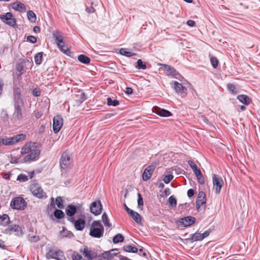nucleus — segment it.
Segmentation results:
<instances>
[{
    "label": "nucleus",
    "mask_w": 260,
    "mask_h": 260,
    "mask_svg": "<svg viewBox=\"0 0 260 260\" xmlns=\"http://www.w3.org/2000/svg\"><path fill=\"white\" fill-rule=\"evenodd\" d=\"M104 228L100 220H94L90 226L89 235L93 238H100L103 236Z\"/></svg>",
    "instance_id": "1"
},
{
    "label": "nucleus",
    "mask_w": 260,
    "mask_h": 260,
    "mask_svg": "<svg viewBox=\"0 0 260 260\" xmlns=\"http://www.w3.org/2000/svg\"><path fill=\"white\" fill-rule=\"evenodd\" d=\"M27 203L22 197H16L13 198L10 203V206L12 209L23 210L26 207Z\"/></svg>",
    "instance_id": "2"
},
{
    "label": "nucleus",
    "mask_w": 260,
    "mask_h": 260,
    "mask_svg": "<svg viewBox=\"0 0 260 260\" xmlns=\"http://www.w3.org/2000/svg\"><path fill=\"white\" fill-rule=\"evenodd\" d=\"M81 206L79 204L77 205L70 204L66 208L67 219L69 221L73 220L74 216L80 210Z\"/></svg>",
    "instance_id": "3"
},
{
    "label": "nucleus",
    "mask_w": 260,
    "mask_h": 260,
    "mask_svg": "<svg viewBox=\"0 0 260 260\" xmlns=\"http://www.w3.org/2000/svg\"><path fill=\"white\" fill-rule=\"evenodd\" d=\"M30 190L32 194L39 199L47 198L46 193L44 191L41 187L37 183L32 184L30 185Z\"/></svg>",
    "instance_id": "4"
},
{
    "label": "nucleus",
    "mask_w": 260,
    "mask_h": 260,
    "mask_svg": "<svg viewBox=\"0 0 260 260\" xmlns=\"http://www.w3.org/2000/svg\"><path fill=\"white\" fill-rule=\"evenodd\" d=\"M212 181L213 185V189L215 191V194H218L223 185V179L220 176L214 174L212 176Z\"/></svg>",
    "instance_id": "5"
},
{
    "label": "nucleus",
    "mask_w": 260,
    "mask_h": 260,
    "mask_svg": "<svg viewBox=\"0 0 260 260\" xmlns=\"http://www.w3.org/2000/svg\"><path fill=\"white\" fill-rule=\"evenodd\" d=\"M195 217L191 216H187L180 218L177 221L176 223L178 226L187 227L190 226L196 222Z\"/></svg>",
    "instance_id": "6"
},
{
    "label": "nucleus",
    "mask_w": 260,
    "mask_h": 260,
    "mask_svg": "<svg viewBox=\"0 0 260 260\" xmlns=\"http://www.w3.org/2000/svg\"><path fill=\"white\" fill-rule=\"evenodd\" d=\"M0 18L2 21L7 24L14 28L17 27L16 19L13 17L11 12H7L5 15H1Z\"/></svg>",
    "instance_id": "7"
},
{
    "label": "nucleus",
    "mask_w": 260,
    "mask_h": 260,
    "mask_svg": "<svg viewBox=\"0 0 260 260\" xmlns=\"http://www.w3.org/2000/svg\"><path fill=\"white\" fill-rule=\"evenodd\" d=\"M80 252L82 253L86 260H93L98 257L97 253L94 252L91 248L86 246H85L83 248H81Z\"/></svg>",
    "instance_id": "8"
},
{
    "label": "nucleus",
    "mask_w": 260,
    "mask_h": 260,
    "mask_svg": "<svg viewBox=\"0 0 260 260\" xmlns=\"http://www.w3.org/2000/svg\"><path fill=\"white\" fill-rule=\"evenodd\" d=\"M102 205L100 200L93 202L90 206V211L94 215H99L102 212Z\"/></svg>",
    "instance_id": "9"
},
{
    "label": "nucleus",
    "mask_w": 260,
    "mask_h": 260,
    "mask_svg": "<svg viewBox=\"0 0 260 260\" xmlns=\"http://www.w3.org/2000/svg\"><path fill=\"white\" fill-rule=\"evenodd\" d=\"M63 121V120L61 116L57 115L54 117L52 127L54 133L56 134L60 131L62 126Z\"/></svg>",
    "instance_id": "10"
},
{
    "label": "nucleus",
    "mask_w": 260,
    "mask_h": 260,
    "mask_svg": "<svg viewBox=\"0 0 260 260\" xmlns=\"http://www.w3.org/2000/svg\"><path fill=\"white\" fill-rule=\"evenodd\" d=\"M22 106L16 105L14 106V112L13 114V119L14 122H20L23 119V116L22 114Z\"/></svg>",
    "instance_id": "11"
},
{
    "label": "nucleus",
    "mask_w": 260,
    "mask_h": 260,
    "mask_svg": "<svg viewBox=\"0 0 260 260\" xmlns=\"http://www.w3.org/2000/svg\"><path fill=\"white\" fill-rule=\"evenodd\" d=\"M206 203V195L203 191H199L196 202V207L197 209L199 211L202 205H205Z\"/></svg>",
    "instance_id": "12"
},
{
    "label": "nucleus",
    "mask_w": 260,
    "mask_h": 260,
    "mask_svg": "<svg viewBox=\"0 0 260 260\" xmlns=\"http://www.w3.org/2000/svg\"><path fill=\"white\" fill-rule=\"evenodd\" d=\"M71 164V158L67 152H63L60 157L59 164L62 169H66Z\"/></svg>",
    "instance_id": "13"
},
{
    "label": "nucleus",
    "mask_w": 260,
    "mask_h": 260,
    "mask_svg": "<svg viewBox=\"0 0 260 260\" xmlns=\"http://www.w3.org/2000/svg\"><path fill=\"white\" fill-rule=\"evenodd\" d=\"M155 168L156 165L152 164L145 168L142 174V179L144 181H148L151 178Z\"/></svg>",
    "instance_id": "14"
},
{
    "label": "nucleus",
    "mask_w": 260,
    "mask_h": 260,
    "mask_svg": "<svg viewBox=\"0 0 260 260\" xmlns=\"http://www.w3.org/2000/svg\"><path fill=\"white\" fill-rule=\"evenodd\" d=\"M174 88L177 93L180 94L182 97L186 95L187 91L186 87L183 86L181 83L177 81H174Z\"/></svg>",
    "instance_id": "15"
},
{
    "label": "nucleus",
    "mask_w": 260,
    "mask_h": 260,
    "mask_svg": "<svg viewBox=\"0 0 260 260\" xmlns=\"http://www.w3.org/2000/svg\"><path fill=\"white\" fill-rule=\"evenodd\" d=\"M160 66L163 67L164 70L165 71H167V72H169V75H171L173 78H175L177 79H179L178 77L180 76V75L175 69V68L173 67L166 64H160Z\"/></svg>",
    "instance_id": "16"
},
{
    "label": "nucleus",
    "mask_w": 260,
    "mask_h": 260,
    "mask_svg": "<svg viewBox=\"0 0 260 260\" xmlns=\"http://www.w3.org/2000/svg\"><path fill=\"white\" fill-rule=\"evenodd\" d=\"M153 112L161 117H168L172 115L170 111L156 106L153 108Z\"/></svg>",
    "instance_id": "17"
},
{
    "label": "nucleus",
    "mask_w": 260,
    "mask_h": 260,
    "mask_svg": "<svg viewBox=\"0 0 260 260\" xmlns=\"http://www.w3.org/2000/svg\"><path fill=\"white\" fill-rule=\"evenodd\" d=\"M40 154V150L39 149H35L34 151L25 155L24 157V162L34 161L38 158Z\"/></svg>",
    "instance_id": "18"
},
{
    "label": "nucleus",
    "mask_w": 260,
    "mask_h": 260,
    "mask_svg": "<svg viewBox=\"0 0 260 260\" xmlns=\"http://www.w3.org/2000/svg\"><path fill=\"white\" fill-rule=\"evenodd\" d=\"M6 233L10 234L15 233V235L17 236H21L23 234L22 231L21 230V228L19 225L14 224L9 226V227L6 230Z\"/></svg>",
    "instance_id": "19"
},
{
    "label": "nucleus",
    "mask_w": 260,
    "mask_h": 260,
    "mask_svg": "<svg viewBox=\"0 0 260 260\" xmlns=\"http://www.w3.org/2000/svg\"><path fill=\"white\" fill-rule=\"evenodd\" d=\"M63 252L60 250L55 251L53 249H50L46 254V257L48 259L54 258L57 259L59 256H62Z\"/></svg>",
    "instance_id": "20"
},
{
    "label": "nucleus",
    "mask_w": 260,
    "mask_h": 260,
    "mask_svg": "<svg viewBox=\"0 0 260 260\" xmlns=\"http://www.w3.org/2000/svg\"><path fill=\"white\" fill-rule=\"evenodd\" d=\"M70 222L74 224L75 228L77 231H82L85 228L86 222L84 219L79 218L75 220L73 218V221H69Z\"/></svg>",
    "instance_id": "21"
},
{
    "label": "nucleus",
    "mask_w": 260,
    "mask_h": 260,
    "mask_svg": "<svg viewBox=\"0 0 260 260\" xmlns=\"http://www.w3.org/2000/svg\"><path fill=\"white\" fill-rule=\"evenodd\" d=\"M16 70L19 72L17 74V77L14 76L13 82L15 84V81L20 78L24 72V65L23 62H19L16 65Z\"/></svg>",
    "instance_id": "22"
},
{
    "label": "nucleus",
    "mask_w": 260,
    "mask_h": 260,
    "mask_svg": "<svg viewBox=\"0 0 260 260\" xmlns=\"http://www.w3.org/2000/svg\"><path fill=\"white\" fill-rule=\"evenodd\" d=\"M237 99L242 104L248 105L252 102V100L247 95L240 94L238 95Z\"/></svg>",
    "instance_id": "23"
},
{
    "label": "nucleus",
    "mask_w": 260,
    "mask_h": 260,
    "mask_svg": "<svg viewBox=\"0 0 260 260\" xmlns=\"http://www.w3.org/2000/svg\"><path fill=\"white\" fill-rule=\"evenodd\" d=\"M202 240L201 234L198 232H196L193 234H191L190 237L186 239V240L189 241L191 243L195 241H202Z\"/></svg>",
    "instance_id": "24"
},
{
    "label": "nucleus",
    "mask_w": 260,
    "mask_h": 260,
    "mask_svg": "<svg viewBox=\"0 0 260 260\" xmlns=\"http://www.w3.org/2000/svg\"><path fill=\"white\" fill-rule=\"evenodd\" d=\"M53 37L57 44L58 47L61 44L65 43L63 40V37L61 36L58 32L53 34Z\"/></svg>",
    "instance_id": "25"
},
{
    "label": "nucleus",
    "mask_w": 260,
    "mask_h": 260,
    "mask_svg": "<svg viewBox=\"0 0 260 260\" xmlns=\"http://www.w3.org/2000/svg\"><path fill=\"white\" fill-rule=\"evenodd\" d=\"M128 215L133 218V219L137 223H140L141 222V217L140 215L137 212L132 210Z\"/></svg>",
    "instance_id": "26"
},
{
    "label": "nucleus",
    "mask_w": 260,
    "mask_h": 260,
    "mask_svg": "<svg viewBox=\"0 0 260 260\" xmlns=\"http://www.w3.org/2000/svg\"><path fill=\"white\" fill-rule=\"evenodd\" d=\"M10 222L9 216L6 214L0 215V225L7 226Z\"/></svg>",
    "instance_id": "27"
},
{
    "label": "nucleus",
    "mask_w": 260,
    "mask_h": 260,
    "mask_svg": "<svg viewBox=\"0 0 260 260\" xmlns=\"http://www.w3.org/2000/svg\"><path fill=\"white\" fill-rule=\"evenodd\" d=\"M78 60L84 64H89L90 62V59L88 56L80 54L78 56Z\"/></svg>",
    "instance_id": "28"
},
{
    "label": "nucleus",
    "mask_w": 260,
    "mask_h": 260,
    "mask_svg": "<svg viewBox=\"0 0 260 260\" xmlns=\"http://www.w3.org/2000/svg\"><path fill=\"white\" fill-rule=\"evenodd\" d=\"M14 106L20 105L24 106V102L22 95H14Z\"/></svg>",
    "instance_id": "29"
},
{
    "label": "nucleus",
    "mask_w": 260,
    "mask_h": 260,
    "mask_svg": "<svg viewBox=\"0 0 260 260\" xmlns=\"http://www.w3.org/2000/svg\"><path fill=\"white\" fill-rule=\"evenodd\" d=\"M123 250L125 252L137 253L138 251V249L134 246L131 245H126L123 247Z\"/></svg>",
    "instance_id": "30"
},
{
    "label": "nucleus",
    "mask_w": 260,
    "mask_h": 260,
    "mask_svg": "<svg viewBox=\"0 0 260 260\" xmlns=\"http://www.w3.org/2000/svg\"><path fill=\"white\" fill-rule=\"evenodd\" d=\"M43 52H41L38 53L35 55L34 59L35 63L39 65L42 63L43 61Z\"/></svg>",
    "instance_id": "31"
},
{
    "label": "nucleus",
    "mask_w": 260,
    "mask_h": 260,
    "mask_svg": "<svg viewBox=\"0 0 260 260\" xmlns=\"http://www.w3.org/2000/svg\"><path fill=\"white\" fill-rule=\"evenodd\" d=\"M54 216L56 218L60 219L63 218L65 215L62 210L56 209L54 211Z\"/></svg>",
    "instance_id": "32"
},
{
    "label": "nucleus",
    "mask_w": 260,
    "mask_h": 260,
    "mask_svg": "<svg viewBox=\"0 0 260 260\" xmlns=\"http://www.w3.org/2000/svg\"><path fill=\"white\" fill-rule=\"evenodd\" d=\"M27 18L30 22H35L36 21V15L31 10H29L27 12Z\"/></svg>",
    "instance_id": "33"
},
{
    "label": "nucleus",
    "mask_w": 260,
    "mask_h": 260,
    "mask_svg": "<svg viewBox=\"0 0 260 260\" xmlns=\"http://www.w3.org/2000/svg\"><path fill=\"white\" fill-rule=\"evenodd\" d=\"M124 240V237L121 234H117L114 236L113 238V242L114 244L118 243L119 242H122Z\"/></svg>",
    "instance_id": "34"
},
{
    "label": "nucleus",
    "mask_w": 260,
    "mask_h": 260,
    "mask_svg": "<svg viewBox=\"0 0 260 260\" xmlns=\"http://www.w3.org/2000/svg\"><path fill=\"white\" fill-rule=\"evenodd\" d=\"M107 104L108 106L116 107L119 104V102L117 100H113L111 98H108L107 99Z\"/></svg>",
    "instance_id": "35"
},
{
    "label": "nucleus",
    "mask_w": 260,
    "mask_h": 260,
    "mask_svg": "<svg viewBox=\"0 0 260 260\" xmlns=\"http://www.w3.org/2000/svg\"><path fill=\"white\" fill-rule=\"evenodd\" d=\"M119 52H120V54L125 56L126 57H131V56L135 55V53L127 51V49H125V48L120 49Z\"/></svg>",
    "instance_id": "36"
},
{
    "label": "nucleus",
    "mask_w": 260,
    "mask_h": 260,
    "mask_svg": "<svg viewBox=\"0 0 260 260\" xmlns=\"http://www.w3.org/2000/svg\"><path fill=\"white\" fill-rule=\"evenodd\" d=\"M102 219L105 226L110 227L112 225V224L109 221V219L106 213L104 212L103 213L102 216Z\"/></svg>",
    "instance_id": "37"
},
{
    "label": "nucleus",
    "mask_w": 260,
    "mask_h": 260,
    "mask_svg": "<svg viewBox=\"0 0 260 260\" xmlns=\"http://www.w3.org/2000/svg\"><path fill=\"white\" fill-rule=\"evenodd\" d=\"M62 236L71 238L74 236L73 233L70 231H68L64 227H63L62 230L60 232Z\"/></svg>",
    "instance_id": "38"
},
{
    "label": "nucleus",
    "mask_w": 260,
    "mask_h": 260,
    "mask_svg": "<svg viewBox=\"0 0 260 260\" xmlns=\"http://www.w3.org/2000/svg\"><path fill=\"white\" fill-rule=\"evenodd\" d=\"M227 88L230 92L234 94H236L238 92V90L236 86L232 83L227 84Z\"/></svg>",
    "instance_id": "39"
},
{
    "label": "nucleus",
    "mask_w": 260,
    "mask_h": 260,
    "mask_svg": "<svg viewBox=\"0 0 260 260\" xmlns=\"http://www.w3.org/2000/svg\"><path fill=\"white\" fill-rule=\"evenodd\" d=\"M114 256H116V254H111V252L110 251H105L102 253V256H103L105 259H107L108 260L111 259Z\"/></svg>",
    "instance_id": "40"
},
{
    "label": "nucleus",
    "mask_w": 260,
    "mask_h": 260,
    "mask_svg": "<svg viewBox=\"0 0 260 260\" xmlns=\"http://www.w3.org/2000/svg\"><path fill=\"white\" fill-rule=\"evenodd\" d=\"M135 67L136 69L139 70H145L146 69V65L143 63V61L141 59H139L137 60V65Z\"/></svg>",
    "instance_id": "41"
},
{
    "label": "nucleus",
    "mask_w": 260,
    "mask_h": 260,
    "mask_svg": "<svg viewBox=\"0 0 260 260\" xmlns=\"http://www.w3.org/2000/svg\"><path fill=\"white\" fill-rule=\"evenodd\" d=\"M72 260H85L82 256L77 251H74L72 254Z\"/></svg>",
    "instance_id": "42"
},
{
    "label": "nucleus",
    "mask_w": 260,
    "mask_h": 260,
    "mask_svg": "<svg viewBox=\"0 0 260 260\" xmlns=\"http://www.w3.org/2000/svg\"><path fill=\"white\" fill-rule=\"evenodd\" d=\"M169 204L172 207H175L177 205V200L173 196H171L169 198Z\"/></svg>",
    "instance_id": "43"
},
{
    "label": "nucleus",
    "mask_w": 260,
    "mask_h": 260,
    "mask_svg": "<svg viewBox=\"0 0 260 260\" xmlns=\"http://www.w3.org/2000/svg\"><path fill=\"white\" fill-rule=\"evenodd\" d=\"M2 119L4 122H7L9 120V115L8 114L7 111L5 109H3L1 113Z\"/></svg>",
    "instance_id": "44"
},
{
    "label": "nucleus",
    "mask_w": 260,
    "mask_h": 260,
    "mask_svg": "<svg viewBox=\"0 0 260 260\" xmlns=\"http://www.w3.org/2000/svg\"><path fill=\"white\" fill-rule=\"evenodd\" d=\"M28 180V177L25 174H20L17 178V180L21 182H24L27 181Z\"/></svg>",
    "instance_id": "45"
},
{
    "label": "nucleus",
    "mask_w": 260,
    "mask_h": 260,
    "mask_svg": "<svg viewBox=\"0 0 260 260\" xmlns=\"http://www.w3.org/2000/svg\"><path fill=\"white\" fill-rule=\"evenodd\" d=\"M56 204L59 209L63 208V201L61 197H57L55 199Z\"/></svg>",
    "instance_id": "46"
},
{
    "label": "nucleus",
    "mask_w": 260,
    "mask_h": 260,
    "mask_svg": "<svg viewBox=\"0 0 260 260\" xmlns=\"http://www.w3.org/2000/svg\"><path fill=\"white\" fill-rule=\"evenodd\" d=\"M14 9L20 12H24L26 10L24 5L22 3H19L17 5V7H14Z\"/></svg>",
    "instance_id": "47"
},
{
    "label": "nucleus",
    "mask_w": 260,
    "mask_h": 260,
    "mask_svg": "<svg viewBox=\"0 0 260 260\" xmlns=\"http://www.w3.org/2000/svg\"><path fill=\"white\" fill-rule=\"evenodd\" d=\"M210 61L213 68H216L219 62L217 58L214 56L211 57L210 58Z\"/></svg>",
    "instance_id": "48"
},
{
    "label": "nucleus",
    "mask_w": 260,
    "mask_h": 260,
    "mask_svg": "<svg viewBox=\"0 0 260 260\" xmlns=\"http://www.w3.org/2000/svg\"><path fill=\"white\" fill-rule=\"evenodd\" d=\"M58 48L61 51L65 53H66L69 50V48L67 45H66L65 43L59 46Z\"/></svg>",
    "instance_id": "49"
},
{
    "label": "nucleus",
    "mask_w": 260,
    "mask_h": 260,
    "mask_svg": "<svg viewBox=\"0 0 260 260\" xmlns=\"http://www.w3.org/2000/svg\"><path fill=\"white\" fill-rule=\"evenodd\" d=\"M25 136L23 134L17 135L14 136L16 143L21 141L25 139Z\"/></svg>",
    "instance_id": "50"
},
{
    "label": "nucleus",
    "mask_w": 260,
    "mask_h": 260,
    "mask_svg": "<svg viewBox=\"0 0 260 260\" xmlns=\"http://www.w3.org/2000/svg\"><path fill=\"white\" fill-rule=\"evenodd\" d=\"M173 178V176L171 174L165 175L163 178V181L166 184L169 183Z\"/></svg>",
    "instance_id": "51"
},
{
    "label": "nucleus",
    "mask_w": 260,
    "mask_h": 260,
    "mask_svg": "<svg viewBox=\"0 0 260 260\" xmlns=\"http://www.w3.org/2000/svg\"><path fill=\"white\" fill-rule=\"evenodd\" d=\"M31 151V147L30 146H27V145L22 147L21 150V154H26L29 153Z\"/></svg>",
    "instance_id": "52"
},
{
    "label": "nucleus",
    "mask_w": 260,
    "mask_h": 260,
    "mask_svg": "<svg viewBox=\"0 0 260 260\" xmlns=\"http://www.w3.org/2000/svg\"><path fill=\"white\" fill-rule=\"evenodd\" d=\"M138 206L139 207L140 206H143L144 205L143 199L140 193H138Z\"/></svg>",
    "instance_id": "53"
},
{
    "label": "nucleus",
    "mask_w": 260,
    "mask_h": 260,
    "mask_svg": "<svg viewBox=\"0 0 260 260\" xmlns=\"http://www.w3.org/2000/svg\"><path fill=\"white\" fill-rule=\"evenodd\" d=\"M40 238L38 236H29L28 241L30 242H37L40 240Z\"/></svg>",
    "instance_id": "54"
},
{
    "label": "nucleus",
    "mask_w": 260,
    "mask_h": 260,
    "mask_svg": "<svg viewBox=\"0 0 260 260\" xmlns=\"http://www.w3.org/2000/svg\"><path fill=\"white\" fill-rule=\"evenodd\" d=\"M80 98L78 100V101L82 103L84 102L87 99V96L84 92H81L80 95H79Z\"/></svg>",
    "instance_id": "55"
},
{
    "label": "nucleus",
    "mask_w": 260,
    "mask_h": 260,
    "mask_svg": "<svg viewBox=\"0 0 260 260\" xmlns=\"http://www.w3.org/2000/svg\"><path fill=\"white\" fill-rule=\"evenodd\" d=\"M41 91L39 88H35L32 90V95L35 96H40L41 95Z\"/></svg>",
    "instance_id": "56"
},
{
    "label": "nucleus",
    "mask_w": 260,
    "mask_h": 260,
    "mask_svg": "<svg viewBox=\"0 0 260 260\" xmlns=\"http://www.w3.org/2000/svg\"><path fill=\"white\" fill-rule=\"evenodd\" d=\"M198 182L201 184H203L205 183V179L202 173L197 176Z\"/></svg>",
    "instance_id": "57"
},
{
    "label": "nucleus",
    "mask_w": 260,
    "mask_h": 260,
    "mask_svg": "<svg viewBox=\"0 0 260 260\" xmlns=\"http://www.w3.org/2000/svg\"><path fill=\"white\" fill-rule=\"evenodd\" d=\"M26 39L28 41L31 43H35L37 41V38L33 36H28Z\"/></svg>",
    "instance_id": "58"
},
{
    "label": "nucleus",
    "mask_w": 260,
    "mask_h": 260,
    "mask_svg": "<svg viewBox=\"0 0 260 260\" xmlns=\"http://www.w3.org/2000/svg\"><path fill=\"white\" fill-rule=\"evenodd\" d=\"M14 95H21V90L19 87H15L13 91Z\"/></svg>",
    "instance_id": "59"
},
{
    "label": "nucleus",
    "mask_w": 260,
    "mask_h": 260,
    "mask_svg": "<svg viewBox=\"0 0 260 260\" xmlns=\"http://www.w3.org/2000/svg\"><path fill=\"white\" fill-rule=\"evenodd\" d=\"M211 232V230L210 229L206 231L203 234H201L202 239L203 240L205 238L208 237Z\"/></svg>",
    "instance_id": "60"
},
{
    "label": "nucleus",
    "mask_w": 260,
    "mask_h": 260,
    "mask_svg": "<svg viewBox=\"0 0 260 260\" xmlns=\"http://www.w3.org/2000/svg\"><path fill=\"white\" fill-rule=\"evenodd\" d=\"M187 162L190 167L193 170L197 167V166L192 160H189L187 161Z\"/></svg>",
    "instance_id": "61"
},
{
    "label": "nucleus",
    "mask_w": 260,
    "mask_h": 260,
    "mask_svg": "<svg viewBox=\"0 0 260 260\" xmlns=\"http://www.w3.org/2000/svg\"><path fill=\"white\" fill-rule=\"evenodd\" d=\"M195 193V191L193 189H189L187 191V196L189 198L192 197Z\"/></svg>",
    "instance_id": "62"
},
{
    "label": "nucleus",
    "mask_w": 260,
    "mask_h": 260,
    "mask_svg": "<svg viewBox=\"0 0 260 260\" xmlns=\"http://www.w3.org/2000/svg\"><path fill=\"white\" fill-rule=\"evenodd\" d=\"M2 142L4 145H10V141H9V138L3 139L2 140Z\"/></svg>",
    "instance_id": "63"
},
{
    "label": "nucleus",
    "mask_w": 260,
    "mask_h": 260,
    "mask_svg": "<svg viewBox=\"0 0 260 260\" xmlns=\"http://www.w3.org/2000/svg\"><path fill=\"white\" fill-rule=\"evenodd\" d=\"M187 24L189 26L193 27L195 25V22L193 20H189L187 21Z\"/></svg>",
    "instance_id": "64"
}]
</instances>
